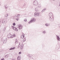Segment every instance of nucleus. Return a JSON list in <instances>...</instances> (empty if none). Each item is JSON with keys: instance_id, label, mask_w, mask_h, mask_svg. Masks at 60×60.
<instances>
[{"instance_id": "obj_1", "label": "nucleus", "mask_w": 60, "mask_h": 60, "mask_svg": "<svg viewBox=\"0 0 60 60\" xmlns=\"http://www.w3.org/2000/svg\"><path fill=\"white\" fill-rule=\"evenodd\" d=\"M49 16L50 17L49 19L51 21H53L54 20V16L52 13H50L49 14Z\"/></svg>"}, {"instance_id": "obj_2", "label": "nucleus", "mask_w": 60, "mask_h": 60, "mask_svg": "<svg viewBox=\"0 0 60 60\" xmlns=\"http://www.w3.org/2000/svg\"><path fill=\"white\" fill-rule=\"evenodd\" d=\"M36 21V19L35 18H32L31 19L30 21L29 22V24H30V23H34Z\"/></svg>"}, {"instance_id": "obj_3", "label": "nucleus", "mask_w": 60, "mask_h": 60, "mask_svg": "<svg viewBox=\"0 0 60 60\" xmlns=\"http://www.w3.org/2000/svg\"><path fill=\"white\" fill-rule=\"evenodd\" d=\"M2 41H3L4 43H6L7 42V39L6 38H3L2 39Z\"/></svg>"}, {"instance_id": "obj_4", "label": "nucleus", "mask_w": 60, "mask_h": 60, "mask_svg": "<svg viewBox=\"0 0 60 60\" xmlns=\"http://www.w3.org/2000/svg\"><path fill=\"white\" fill-rule=\"evenodd\" d=\"M33 4L34 5L36 6V5H37L38 4V1L36 0H34L33 3Z\"/></svg>"}, {"instance_id": "obj_5", "label": "nucleus", "mask_w": 60, "mask_h": 60, "mask_svg": "<svg viewBox=\"0 0 60 60\" xmlns=\"http://www.w3.org/2000/svg\"><path fill=\"white\" fill-rule=\"evenodd\" d=\"M12 28L14 30H15L16 31H18V29H17L16 27L12 26Z\"/></svg>"}, {"instance_id": "obj_6", "label": "nucleus", "mask_w": 60, "mask_h": 60, "mask_svg": "<svg viewBox=\"0 0 60 60\" xmlns=\"http://www.w3.org/2000/svg\"><path fill=\"white\" fill-rule=\"evenodd\" d=\"M8 37V38H11V33H9V34H8L7 36Z\"/></svg>"}, {"instance_id": "obj_7", "label": "nucleus", "mask_w": 60, "mask_h": 60, "mask_svg": "<svg viewBox=\"0 0 60 60\" xmlns=\"http://www.w3.org/2000/svg\"><path fill=\"white\" fill-rule=\"evenodd\" d=\"M19 26L18 27V28H19V29H21L22 27V26L20 25H19Z\"/></svg>"}, {"instance_id": "obj_8", "label": "nucleus", "mask_w": 60, "mask_h": 60, "mask_svg": "<svg viewBox=\"0 0 60 60\" xmlns=\"http://www.w3.org/2000/svg\"><path fill=\"white\" fill-rule=\"evenodd\" d=\"M45 26H50V24L49 23H46L45 24Z\"/></svg>"}, {"instance_id": "obj_9", "label": "nucleus", "mask_w": 60, "mask_h": 60, "mask_svg": "<svg viewBox=\"0 0 60 60\" xmlns=\"http://www.w3.org/2000/svg\"><path fill=\"white\" fill-rule=\"evenodd\" d=\"M22 34H23L21 36V38H22V39H23L25 37V34H24L23 33H22Z\"/></svg>"}, {"instance_id": "obj_10", "label": "nucleus", "mask_w": 60, "mask_h": 60, "mask_svg": "<svg viewBox=\"0 0 60 60\" xmlns=\"http://www.w3.org/2000/svg\"><path fill=\"white\" fill-rule=\"evenodd\" d=\"M56 36L57 39V40H58V41H60V38H59V36H58L56 35Z\"/></svg>"}, {"instance_id": "obj_11", "label": "nucleus", "mask_w": 60, "mask_h": 60, "mask_svg": "<svg viewBox=\"0 0 60 60\" xmlns=\"http://www.w3.org/2000/svg\"><path fill=\"white\" fill-rule=\"evenodd\" d=\"M21 59V57H20V56H18L17 57L18 60H20Z\"/></svg>"}, {"instance_id": "obj_12", "label": "nucleus", "mask_w": 60, "mask_h": 60, "mask_svg": "<svg viewBox=\"0 0 60 60\" xmlns=\"http://www.w3.org/2000/svg\"><path fill=\"white\" fill-rule=\"evenodd\" d=\"M46 33H47V32H46V31L45 30L43 31L42 34H46Z\"/></svg>"}, {"instance_id": "obj_13", "label": "nucleus", "mask_w": 60, "mask_h": 60, "mask_svg": "<svg viewBox=\"0 0 60 60\" xmlns=\"http://www.w3.org/2000/svg\"><path fill=\"white\" fill-rule=\"evenodd\" d=\"M16 49V48L15 47L13 48H11L9 49V50H12V49Z\"/></svg>"}, {"instance_id": "obj_14", "label": "nucleus", "mask_w": 60, "mask_h": 60, "mask_svg": "<svg viewBox=\"0 0 60 60\" xmlns=\"http://www.w3.org/2000/svg\"><path fill=\"white\" fill-rule=\"evenodd\" d=\"M40 13L38 12V13H37V16L38 17H39L40 16Z\"/></svg>"}, {"instance_id": "obj_15", "label": "nucleus", "mask_w": 60, "mask_h": 60, "mask_svg": "<svg viewBox=\"0 0 60 60\" xmlns=\"http://www.w3.org/2000/svg\"><path fill=\"white\" fill-rule=\"evenodd\" d=\"M15 34H14L13 35H12L11 36V38H13V37H15Z\"/></svg>"}, {"instance_id": "obj_16", "label": "nucleus", "mask_w": 60, "mask_h": 60, "mask_svg": "<svg viewBox=\"0 0 60 60\" xmlns=\"http://www.w3.org/2000/svg\"><path fill=\"white\" fill-rule=\"evenodd\" d=\"M5 7L6 9H7L9 7L7 6V5H5Z\"/></svg>"}, {"instance_id": "obj_17", "label": "nucleus", "mask_w": 60, "mask_h": 60, "mask_svg": "<svg viewBox=\"0 0 60 60\" xmlns=\"http://www.w3.org/2000/svg\"><path fill=\"white\" fill-rule=\"evenodd\" d=\"M37 13L36 12H35L34 13V16L35 17H36V16L37 15Z\"/></svg>"}, {"instance_id": "obj_18", "label": "nucleus", "mask_w": 60, "mask_h": 60, "mask_svg": "<svg viewBox=\"0 0 60 60\" xmlns=\"http://www.w3.org/2000/svg\"><path fill=\"white\" fill-rule=\"evenodd\" d=\"M5 17H7L8 16V14H6L5 15Z\"/></svg>"}, {"instance_id": "obj_19", "label": "nucleus", "mask_w": 60, "mask_h": 60, "mask_svg": "<svg viewBox=\"0 0 60 60\" xmlns=\"http://www.w3.org/2000/svg\"><path fill=\"white\" fill-rule=\"evenodd\" d=\"M20 42H19V44L18 46V48H20Z\"/></svg>"}, {"instance_id": "obj_20", "label": "nucleus", "mask_w": 60, "mask_h": 60, "mask_svg": "<svg viewBox=\"0 0 60 60\" xmlns=\"http://www.w3.org/2000/svg\"><path fill=\"white\" fill-rule=\"evenodd\" d=\"M5 20H4V19L2 21V22L3 23H4L5 22Z\"/></svg>"}, {"instance_id": "obj_21", "label": "nucleus", "mask_w": 60, "mask_h": 60, "mask_svg": "<svg viewBox=\"0 0 60 60\" xmlns=\"http://www.w3.org/2000/svg\"><path fill=\"white\" fill-rule=\"evenodd\" d=\"M24 21L25 22H26V21H27V20H26V19H24Z\"/></svg>"}, {"instance_id": "obj_22", "label": "nucleus", "mask_w": 60, "mask_h": 60, "mask_svg": "<svg viewBox=\"0 0 60 60\" xmlns=\"http://www.w3.org/2000/svg\"><path fill=\"white\" fill-rule=\"evenodd\" d=\"M13 26H14L16 25V23H13Z\"/></svg>"}, {"instance_id": "obj_23", "label": "nucleus", "mask_w": 60, "mask_h": 60, "mask_svg": "<svg viewBox=\"0 0 60 60\" xmlns=\"http://www.w3.org/2000/svg\"><path fill=\"white\" fill-rule=\"evenodd\" d=\"M38 7H41V4H39L38 6Z\"/></svg>"}, {"instance_id": "obj_24", "label": "nucleus", "mask_w": 60, "mask_h": 60, "mask_svg": "<svg viewBox=\"0 0 60 60\" xmlns=\"http://www.w3.org/2000/svg\"><path fill=\"white\" fill-rule=\"evenodd\" d=\"M26 38H25L23 40V41L24 42L25 41H26Z\"/></svg>"}, {"instance_id": "obj_25", "label": "nucleus", "mask_w": 60, "mask_h": 60, "mask_svg": "<svg viewBox=\"0 0 60 60\" xmlns=\"http://www.w3.org/2000/svg\"><path fill=\"white\" fill-rule=\"evenodd\" d=\"M16 43H18V41H17V39H16L15 40V42Z\"/></svg>"}, {"instance_id": "obj_26", "label": "nucleus", "mask_w": 60, "mask_h": 60, "mask_svg": "<svg viewBox=\"0 0 60 60\" xmlns=\"http://www.w3.org/2000/svg\"><path fill=\"white\" fill-rule=\"evenodd\" d=\"M44 11H45L43 9L42 10L41 12H44Z\"/></svg>"}, {"instance_id": "obj_27", "label": "nucleus", "mask_w": 60, "mask_h": 60, "mask_svg": "<svg viewBox=\"0 0 60 60\" xmlns=\"http://www.w3.org/2000/svg\"><path fill=\"white\" fill-rule=\"evenodd\" d=\"M16 20H17V21H19V19L18 18H16Z\"/></svg>"}, {"instance_id": "obj_28", "label": "nucleus", "mask_w": 60, "mask_h": 60, "mask_svg": "<svg viewBox=\"0 0 60 60\" xmlns=\"http://www.w3.org/2000/svg\"><path fill=\"white\" fill-rule=\"evenodd\" d=\"M14 18H17V16H15L14 17Z\"/></svg>"}, {"instance_id": "obj_29", "label": "nucleus", "mask_w": 60, "mask_h": 60, "mask_svg": "<svg viewBox=\"0 0 60 60\" xmlns=\"http://www.w3.org/2000/svg\"><path fill=\"white\" fill-rule=\"evenodd\" d=\"M21 54V52H19V55H20V54Z\"/></svg>"}, {"instance_id": "obj_30", "label": "nucleus", "mask_w": 60, "mask_h": 60, "mask_svg": "<svg viewBox=\"0 0 60 60\" xmlns=\"http://www.w3.org/2000/svg\"><path fill=\"white\" fill-rule=\"evenodd\" d=\"M19 16H20V15L18 14L17 15V17H19Z\"/></svg>"}, {"instance_id": "obj_31", "label": "nucleus", "mask_w": 60, "mask_h": 60, "mask_svg": "<svg viewBox=\"0 0 60 60\" xmlns=\"http://www.w3.org/2000/svg\"><path fill=\"white\" fill-rule=\"evenodd\" d=\"M8 55H7L6 56H5L6 58H7V57H8Z\"/></svg>"}, {"instance_id": "obj_32", "label": "nucleus", "mask_w": 60, "mask_h": 60, "mask_svg": "<svg viewBox=\"0 0 60 60\" xmlns=\"http://www.w3.org/2000/svg\"><path fill=\"white\" fill-rule=\"evenodd\" d=\"M26 3H24V5H23V6H26Z\"/></svg>"}, {"instance_id": "obj_33", "label": "nucleus", "mask_w": 60, "mask_h": 60, "mask_svg": "<svg viewBox=\"0 0 60 60\" xmlns=\"http://www.w3.org/2000/svg\"><path fill=\"white\" fill-rule=\"evenodd\" d=\"M5 28H4V29L3 30V31H5Z\"/></svg>"}, {"instance_id": "obj_34", "label": "nucleus", "mask_w": 60, "mask_h": 60, "mask_svg": "<svg viewBox=\"0 0 60 60\" xmlns=\"http://www.w3.org/2000/svg\"><path fill=\"white\" fill-rule=\"evenodd\" d=\"M43 10H44V11H45V10H46V8H44V9H43Z\"/></svg>"}, {"instance_id": "obj_35", "label": "nucleus", "mask_w": 60, "mask_h": 60, "mask_svg": "<svg viewBox=\"0 0 60 60\" xmlns=\"http://www.w3.org/2000/svg\"><path fill=\"white\" fill-rule=\"evenodd\" d=\"M35 11H37V10H36V8H35Z\"/></svg>"}, {"instance_id": "obj_36", "label": "nucleus", "mask_w": 60, "mask_h": 60, "mask_svg": "<svg viewBox=\"0 0 60 60\" xmlns=\"http://www.w3.org/2000/svg\"><path fill=\"white\" fill-rule=\"evenodd\" d=\"M20 48L21 49H22V47H20Z\"/></svg>"}, {"instance_id": "obj_37", "label": "nucleus", "mask_w": 60, "mask_h": 60, "mask_svg": "<svg viewBox=\"0 0 60 60\" xmlns=\"http://www.w3.org/2000/svg\"><path fill=\"white\" fill-rule=\"evenodd\" d=\"M1 60H4V59H2Z\"/></svg>"}, {"instance_id": "obj_38", "label": "nucleus", "mask_w": 60, "mask_h": 60, "mask_svg": "<svg viewBox=\"0 0 60 60\" xmlns=\"http://www.w3.org/2000/svg\"><path fill=\"white\" fill-rule=\"evenodd\" d=\"M30 57H31V58H32V57H31V56H30Z\"/></svg>"}, {"instance_id": "obj_39", "label": "nucleus", "mask_w": 60, "mask_h": 60, "mask_svg": "<svg viewBox=\"0 0 60 60\" xmlns=\"http://www.w3.org/2000/svg\"><path fill=\"white\" fill-rule=\"evenodd\" d=\"M1 23V22L0 21V24Z\"/></svg>"}, {"instance_id": "obj_40", "label": "nucleus", "mask_w": 60, "mask_h": 60, "mask_svg": "<svg viewBox=\"0 0 60 60\" xmlns=\"http://www.w3.org/2000/svg\"><path fill=\"white\" fill-rule=\"evenodd\" d=\"M55 0H54V1Z\"/></svg>"}]
</instances>
